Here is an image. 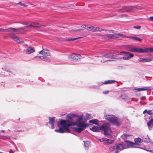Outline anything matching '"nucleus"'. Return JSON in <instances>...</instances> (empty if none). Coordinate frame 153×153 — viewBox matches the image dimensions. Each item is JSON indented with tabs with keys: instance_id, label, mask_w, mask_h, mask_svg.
I'll list each match as a JSON object with an SVG mask.
<instances>
[{
	"instance_id": "obj_31",
	"label": "nucleus",
	"mask_w": 153,
	"mask_h": 153,
	"mask_svg": "<svg viewBox=\"0 0 153 153\" xmlns=\"http://www.w3.org/2000/svg\"><path fill=\"white\" fill-rule=\"evenodd\" d=\"M81 38V37L75 38H69L66 39V41H71L76 39H79Z\"/></svg>"
},
{
	"instance_id": "obj_5",
	"label": "nucleus",
	"mask_w": 153,
	"mask_h": 153,
	"mask_svg": "<svg viewBox=\"0 0 153 153\" xmlns=\"http://www.w3.org/2000/svg\"><path fill=\"white\" fill-rule=\"evenodd\" d=\"M137 8L134 6H125L121 9H118L117 11L119 12H125L128 11L133 12L137 10Z\"/></svg>"
},
{
	"instance_id": "obj_53",
	"label": "nucleus",
	"mask_w": 153,
	"mask_h": 153,
	"mask_svg": "<svg viewBox=\"0 0 153 153\" xmlns=\"http://www.w3.org/2000/svg\"><path fill=\"white\" fill-rule=\"evenodd\" d=\"M115 153H118V151H116Z\"/></svg>"
},
{
	"instance_id": "obj_12",
	"label": "nucleus",
	"mask_w": 153,
	"mask_h": 153,
	"mask_svg": "<svg viewBox=\"0 0 153 153\" xmlns=\"http://www.w3.org/2000/svg\"><path fill=\"white\" fill-rule=\"evenodd\" d=\"M97 57H100V56H97ZM102 58L104 57L107 58H111V59H118V58L117 57V55H113L111 53H106L104 54L102 56H101Z\"/></svg>"
},
{
	"instance_id": "obj_9",
	"label": "nucleus",
	"mask_w": 153,
	"mask_h": 153,
	"mask_svg": "<svg viewBox=\"0 0 153 153\" xmlns=\"http://www.w3.org/2000/svg\"><path fill=\"white\" fill-rule=\"evenodd\" d=\"M9 36L14 41L19 43L22 44L23 45L24 44V42L21 39L19 38V37L14 34H9Z\"/></svg>"
},
{
	"instance_id": "obj_45",
	"label": "nucleus",
	"mask_w": 153,
	"mask_h": 153,
	"mask_svg": "<svg viewBox=\"0 0 153 153\" xmlns=\"http://www.w3.org/2000/svg\"><path fill=\"white\" fill-rule=\"evenodd\" d=\"M87 26L85 25H82V27L83 28H85L86 29V28H87Z\"/></svg>"
},
{
	"instance_id": "obj_55",
	"label": "nucleus",
	"mask_w": 153,
	"mask_h": 153,
	"mask_svg": "<svg viewBox=\"0 0 153 153\" xmlns=\"http://www.w3.org/2000/svg\"><path fill=\"white\" fill-rule=\"evenodd\" d=\"M1 135H0V139L1 138Z\"/></svg>"
},
{
	"instance_id": "obj_16",
	"label": "nucleus",
	"mask_w": 153,
	"mask_h": 153,
	"mask_svg": "<svg viewBox=\"0 0 153 153\" xmlns=\"http://www.w3.org/2000/svg\"><path fill=\"white\" fill-rule=\"evenodd\" d=\"M39 54L42 55H44V56H49V51L46 49H43L39 52Z\"/></svg>"
},
{
	"instance_id": "obj_34",
	"label": "nucleus",
	"mask_w": 153,
	"mask_h": 153,
	"mask_svg": "<svg viewBox=\"0 0 153 153\" xmlns=\"http://www.w3.org/2000/svg\"><path fill=\"white\" fill-rule=\"evenodd\" d=\"M103 30H104L102 28H99V27H95L94 32L96 31L101 32Z\"/></svg>"
},
{
	"instance_id": "obj_47",
	"label": "nucleus",
	"mask_w": 153,
	"mask_h": 153,
	"mask_svg": "<svg viewBox=\"0 0 153 153\" xmlns=\"http://www.w3.org/2000/svg\"><path fill=\"white\" fill-rule=\"evenodd\" d=\"M22 24L24 25H27L28 24L27 22H23Z\"/></svg>"
},
{
	"instance_id": "obj_37",
	"label": "nucleus",
	"mask_w": 153,
	"mask_h": 153,
	"mask_svg": "<svg viewBox=\"0 0 153 153\" xmlns=\"http://www.w3.org/2000/svg\"><path fill=\"white\" fill-rule=\"evenodd\" d=\"M147 114L149 115H151L152 114H153V110H148Z\"/></svg>"
},
{
	"instance_id": "obj_2",
	"label": "nucleus",
	"mask_w": 153,
	"mask_h": 153,
	"mask_svg": "<svg viewBox=\"0 0 153 153\" xmlns=\"http://www.w3.org/2000/svg\"><path fill=\"white\" fill-rule=\"evenodd\" d=\"M90 129L95 132H98L101 130L102 133L106 136H110L112 134V132L110 128V125L108 123H103L100 127L94 126L91 128H90Z\"/></svg>"
},
{
	"instance_id": "obj_19",
	"label": "nucleus",
	"mask_w": 153,
	"mask_h": 153,
	"mask_svg": "<svg viewBox=\"0 0 153 153\" xmlns=\"http://www.w3.org/2000/svg\"><path fill=\"white\" fill-rule=\"evenodd\" d=\"M152 59V58H140L138 59V61L141 62H148L151 61Z\"/></svg>"
},
{
	"instance_id": "obj_36",
	"label": "nucleus",
	"mask_w": 153,
	"mask_h": 153,
	"mask_svg": "<svg viewBox=\"0 0 153 153\" xmlns=\"http://www.w3.org/2000/svg\"><path fill=\"white\" fill-rule=\"evenodd\" d=\"M121 53H125L126 54L125 56H126V57H129L128 56H129L130 54L131 53H130L128 52H125V51L121 52Z\"/></svg>"
},
{
	"instance_id": "obj_28",
	"label": "nucleus",
	"mask_w": 153,
	"mask_h": 153,
	"mask_svg": "<svg viewBox=\"0 0 153 153\" xmlns=\"http://www.w3.org/2000/svg\"><path fill=\"white\" fill-rule=\"evenodd\" d=\"M11 29H14L9 28L7 29H3L2 28H0V31L2 32H11Z\"/></svg>"
},
{
	"instance_id": "obj_25",
	"label": "nucleus",
	"mask_w": 153,
	"mask_h": 153,
	"mask_svg": "<svg viewBox=\"0 0 153 153\" xmlns=\"http://www.w3.org/2000/svg\"><path fill=\"white\" fill-rule=\"evenodd\" d=\"M120 98L125 100H130V98L128 97L126 94H122L120 96Z\"/></svg>"
},
{
	"instance_id": "obj_35",
	"label": "nucleus",
	"mask_w": 153,
	"mask_h": 153,
	"mask_svg": "<svg viewBox=\"0 0 153 153\" xmlns=\"http://www.w3.org/2000/svg\"><path fill=\"white\" fill-rule=\"evenodd\" d=\"M89 88H93V89H98V87L97 86V85H91L89 86Z\"/></svg>"
},
{
	"instance_id": "obj_27",
	"label": "nucleus",
	"mask_w": 153,
	"mask_h": 153,
	"mask_svg": "<svg viewBox=\"0 0 153 153\" xmlns=\"http://www.w3.org/2000/svg\"><path fill=\"white\" fill-rule=\"evenodd\" d=\"M127 37L134 40H138L140 42H141L142 40V39H141L140 38L135 36H129Z\"/></svg>"
},
{
	"instance_id": "obj_43",
	"label": "nucleus",
	"mask_w": 153,
	"mask_h": 153,
	"mask_svg": "<svg viewBox=\"0 0 153 153\" xmlns=\"http://www.w3.org/2000/svg\"><path fill=\"white\" fill-rule=\"evenodd\" d=\"M149 20L152 21H153V16H151L149 17Z\"/></svg>"
},
{
	"instance_id": "obj_51",
	"label": "nucleus",
	"mask_w": 153,
	"mask_h": 153,
	"mask_svg": "<svg viewBox=\"0 0 153 153\" xmlns=\"http://www.w3.org/2000/svg\"><path fill=\"white\" fill-rule=\"evenodd\" d=\"M1 131L3 133H4L5 131V130H1Z\"/></svg>"
},
{
	"instance_id": "obj_4",
	"label": "nucleus",
	"mask_w": 153,
	"mask_h": 153,
	"mask_svg": "<svg viewBox=\"0 0 153 153\" xmlns=\"http://www.w3.org/2000/svg\"><path fill=\"white\" fill-rule=\"evenodd\" d=\"M130 51L132 52L139 53H145L149 52H153V48H149L143 49L134 47L131 48Z\"/></svg>"
},
{
	"instance_id": "obj_10",
	"label": "nucleus",
	"mask_w": 153,
	"mask_h": 153,
	"mask_svg": "<svg viewBox=\"0 0 153 153\" xmlns=\"http://www.w3.org/2000/svg\"><path fill=\"white\" fill-rule=\"evenodd\" d=\"M122 145L121 144H117L115 145L111 146L109 148V150L111 151H113L117 149L118 150H123Z\"/></svg>"
},
{
	"instance_id": "obj_22",
	"label": "nucleus",
	"mask_w": 153,
	"mask_h": 153,
	"mask_svg": "<svg viewBox=\"0 0 153 153\" xmlns=\"http://www.w3.org/2000/svg\"><path fill=\"white\" fill-rule=\"evenodd\" d=\"M149 129L150 130L153 128V119H151L147 123Z\"/></svg>"
},
{
	"instance_id": "obj_54",
	"label": "nucleus",
	"mask_w": 153,
	"mask_h": 153,
	"mask_svg": "<svg viewBox=\"0 0 153 153\" xmlns=\"http://www.w3.org/2000/svg\"><path fill=\"white\" fill-rule=\"evenodd\" d=\"M7 38V37H6V36H5V37H4V38Z\"/></svg>"
},
{
	"instance_id": "obj_11",
	"label": "nucleus",
	"mask_w": 153,
	"mask_h": 153,
	"mask_svg": "<svg viewBox=\"0 0 153 153\" xmlns=\"http://www.w3.org/2000/svg\"><path fill=\"white\" fill-rule=\"evenodd\" d=\"M98 140L100 142H103L105 143L106 145L111 144L113 143L114 141V140L105 138L99 139Z\"/></svg>"
},
{
	"instance_id": "obj_33",
	"label": "nucleus",
	"mask_w": 153,
	"mask_h": 153,
	"mask_svg": "<svg viewBox=\"0 0 153 153\" xmlns=\"http://www.w3.org/2000/svg\"><path fill=\"white\" fill-rule=\"evenodd\" d=\"M83 142H84L85 146L86 147H88L90 143L89 141H83Z\"/></svg>"
},
{
	"instance_id": "obj_6",
	"label": "nucleus",
	"mask_w": 153,
	"mask_h": 153,
	"mask_svg": "<svg viewBox=\"0 0 153 153\" xmlns=\"http://www.w3.org/2000/svg\"><path fill=\"white\" fill-rule=\"evenodd\" d=\"M121 144L122 145L123 150L128 148L133 147L134 146V143L127 140H125L124 142Z\"/></svg>"
},
{
	"instance_id": "obj_26",
	"label": "nucleus",
	"mask_w": 153,
	"mask_h": 153,
	"mask_svg": "<svg viewBox=\"0 0 153 153\" xmlns=\"http://www.w3.org/2000/svg\"><path fill=\"white\" fill-rule=\"evenodd\" d=\"M95 27L94 26L88 25L87 26L86 29L87 30L94 32Z\"/></svg>"
},
{
	"instance_id": "obj_30",
	"label": "nucleus",
	"mask_w": 153,
	"mask_h": 153,
	"mask_svg": "<svg viewBox=\"0 0 153 153\" xmlns=\"http://www.w3.org/2000/svg\"><path fill=\"white\" fill-rule=\"evenodd\" d=\"M10 137L8 135H7L6 136H1V137L0 139L4 140H7V139L10 140Z\"/></svg>"
},
{
	"instance_id": "obj_40",
	"label": "nucleus",
	"mask_w": 153,
	"mask_h": 153,
	"mask_svg": "<svg viewBox=\"0 0 153 153\" xmlns=\"http://www.w3.org/2000/svg\"><path fill=\"white\" fill-rule=\"evenodd\" d=\"M140 148L141 149H143L144 150H145L147 151H148V152H152V150H149L147 149V148Z\"/></svg>"
},
{
	"instance_id": "obj_32",
	"label": "nucleus",
	"mask_w": 153,
	"mask_h": 153,
	"mask_svg": "<svg viewBox=\"0 0 153 153\" xmlns=\"http://www.w3.org/2000/svg\"><path fill=\"white\" fill-rule=\"evenodd\" d=\"M32 24L33 27H38L41 26V25L38 23L33 22Z\"/></svg>"
},
{
	"instance_id": "obj_21",
	"label": "nucleus",
	"mask_w": 153,
	"mask_h": 153,
	"mask_svg": "<svg viewBox=\"0 0 153 153\" xmlns=\"http://www.w3.org/2000/svg\"><path fill=\"white\" fill-rule=\"evenodd\" d=\"M35 51L33 47H28L26 50L25 52L27 54H30Z\"/></svg>"
},
{
	"instance_id": "obj_52",
	"label": "nucleus",
	"mask_w": 153,
	"mask_h": 153,
	"mask_svg": "<svg viewBox=\"0 0 153 153\" xmlns=\"http://www.w3.org/2000/svg\"><path fill=\"white\" fill-rule=\"evenodd\" d=\"M48 125V123H47V122L46 123V126H47Z\"/></svg>"
},
{
	"instance_id": "obj_23",
	"label": "nucleus",
	"mask_w": 153,
	"mask_h": 153,
	"mask_svg": "<svg viewBox=\"0 0 153 153\" xmlns=\"http://www.w3.org/2000/svg\"><path fill=\"white\" fill-rule=\"evenodd\" d=\"M135 143L134 145H139L140 143H142L143 141L142 139L140 137H138L134 139Z\"/></svg>"
},
{
	"instance_id": "obj_17",
	"label": "nucleus",
	"mask_w": 153,
	"mask_h": 153,
	"mask_svg": "<svg viewBox=\"0 0 153 153\" xmlns=\"http://www.w3.org/2000/svg\"><path fill=\"white\" fill-rule=\"evenodd\" d=\"M55 118L54 117H49V123L51 125V128L53 129L54 128V123L55 122Z\"/></svg>"
},
{
	"instance_id": "obj_50",
	"label": "nucleus",
	"mask_w": 153,
	"mask_h": 153,
	"mask_svg": "<svg viewBox=\"0 0 153 153\" xmlns=\"http://www.w3.org/2000/svg\"><path fill=\"white\" fill-rule=\"evenodd\" d=\"M9 153H14V152L12 150H10Z\"/></svg>"
},
{
	"instance_id": "obj_3",
	"label": "nucleus",
	"mask_w": 153,
	"mask_h": 153,
	"mask_svg": "<svg viewBox=\"0 0 153 153\" xmlns=\"http://www.w3.org/2000/svg\"><path fill=\"white\" fill-rule=\"evenodd\" d=\"M105 119L108 121L113 125L116 126L119 125V123L118 121L117 118L113 115H107L105 116Z\"/></svg>"
},
{
	"instance_id": "obj_39",
	"label": "nucleus",
	"mask_w": 153,
	"mask_h": 153,
	"mask_svg": "<svg viewBox=\"0 0 153 153\" xmlns=\"http://www.w3.org/2000/svg\"><path fill=\"white\" fill-rule=\"evenodd\" d=\"M133 28H135V29H140L141 28V27L140 26H134L133 27Z\"/></svg>"
},
{
	"instance_id": "obj_15",
	"label": "nucleus",
	"mask_w": 153,
	"mask_h": 153,
	"mask_svg": "<svg viewBox=\"0 0 153 153\" xmlns=\"http://www.w3.org/2000/svg\"><path fill=\"white\" fill-rule=\"evenodd\" d=\"M34 58L37 60H42L46 61H49L50 59L47 57L43 56H35Z\"/></svg>"
},
{
	"instance_id": "obj_1",
	"label": "nucleus",
	"mask_w": 153,
	"mask_h": 153,
	"mask_svg": "<svg viewBox=\"0 0 153 153\" xmlns=\"http://www.w3.org/2000/svg\"><path fill=\"white\" fill-rule=\"evenodd\" d=\"M67 117V118L69 119L70 120L59 119L60 122H58L57 123V126L59 127V129H55V131L60 133L65 132L69 133L71 131L69 129V127L74 125L77 127L73 128L74 130L78 133H80L89 125L82 121V116H79L74 114H68Z\"/></svg>"
},
{
	"instance_id": "obj_46",
	"label": "nucleus",
	"mask_w": 153,
	"mask_h": 153,
	"mask_svg": "<svg viewBox=\"0 0 153 153\" xmlns=\"http://www.w3.org/2000/svg\"><path fill=\"white\" fill-rule=\"evenodd\" d=\"M38 79L39 80L42 81V82H43V79L41 77H39L38 78Z\"/></svg>"
},
{
	"instance_id": "obj_42",
	"label": "nucleus",
	"mask_w": 153,
	"mask_h": 153,
	"mask_svg": "<svg viewBox=\"0 0 153 153\" xmlns=\"http://www.w3.org/2000/svg\"><path fill=\"white\" fill-rule=\"evenodd\" d=\"M27 28H30V27H33L32 23L30 24L29 25L26 27Z\"/></svg>"
},
{
	"instance_id": "obj_44",
	"label": "nucleus",
	"mask_w": 153,
	"mask_h": 153,
	"mask_svg": "<svg viewBox=\"0 0 153 153\" xmlns=\"http://www.w3.org/2000/svg\"><path fill=\"white\" fill-rule=\"evenodd\" d=\"M111 60H104L103 61H101V62H105L106 61H111Z\"/></svg>"
},
{
	"instance_id": "obj_29",
	"label": "nucleus",
	"mask_w": 153,
	"mask_h": 153,
	"mask_svg": "<svg viewBox=\"0 0 153 153\" xmlns=\"http://www.w3.org/2000/svg\"><path fill=\"white\" fill-rule=\"evenodd\" d=\"M148 88H149L148 87H144V88H137L136 89V90L138 91H145L149 89Z\"/></svg>"
},
{
	"instance_id": "obj_56",
	"label": "nucleus",
	"mask_w": 153,
	"mask_h": 153,
	"mask_svg": "<svg viewBox=\"0 0 153 153\" xmlns=\"http://www.w3.org/2000/svg\"><path fill=\"white\" fill-rule=\"evenodd\" d=\"M20 118H19L18 120H20Z\"/></svg>"
},
{
	"instance_id": "obj_20",
	"label": "nucleus",
	"mask_w": 153,
	"mask_h": 153,
	"mask_svg": "<svg viewBox=\"0 0 153 153\" xmlns=\"http://www.w3.org/2000/svg\"><path fill=\"white\" fill-rule=\"evenodd\" d=\"M129 56V57H126L125 56L122 57H119V55H117V57L118 58L116 59H123V60H128L130 58L133 57L134 56V55L132 53H131L130 54L129 56Z\"/></svg>"
},
{
	"instance_id": "obj_48",
	"label": "nucleus",
	"mask_w": 153,
	"mask_h": 153,
	"mask_svg": "<svg viewBox=\"0 0 153 153\" xmlns=\"http://www.w3.org/2000/svg\"><path fill=\"white\" fill-rule=\"evenodd\" d=\"M148 111L147 110H145L143 112V114H145L146 113H147L148 112Z\"/></svg>"
},
{
	"instance_id": "obj_24",
	"label": "nucleus",
	"mask_w": 153,
	"mask_h": 153,
	"mask_svg": "<svg viewBox=\"0 0 153 153\" xmlns=\"http://www.w3.org/2000/svg\"><path fill=\"white\" fill-rule=\"evenodd\" d=\"M98 122V120L97 119H94L90 120L89 121V123H91L94 124L98 126L99 124L97 123Z\"/></svg>"
},
{
	"instance_id": "obj_13",
	"label": "nucleus",
	"mask_w": 153,
	"mask_h": 153,
	"mask_svg": "<svg viewBox=\"0 0 153 153\" xmlns=\"http://www.w3.org/2000/svg\"><path fill=\"white\" fill-rule=\"evenodd\" d=\"M11 28H12L14 29H11V32H16L17 33L19 34H22L24 33H25V28L23 27H21L20 28H15L13 27H11Z\"/></svg>"
},
{
	"instance_id": "obj_7",
	"label": "nucleus",
	"mask_w": 153,
	"mask_h": 153,
	"mask_svg": "<svg viewBox=\"0 0 153 153\" xmlns=\"http://www.w3.org/2000/svg\"><path fill=\"white\" fill-rule=\"evenodd\" d=\"M106 36L110 39H113L121 37H125L126 36L125 35L120 33H114L112 34H107Z\"/></svg>"
},
{
	"instance_id": "obj_49",
	"label": "nucleus",
	"mask_w": 153,
	"mask_h": 153,
	"mask_svg": "<svg viewBox=\"0 0 153 153\" xmlns=\"http://www.w3.org/2000/svg\"><path fill=\"white\" fill-rule=\"evenodd\" d=\"M83 30V29H79L76 30L75 31H79L80 30Z\"/></svg>"
},
{
	"instance_id": "obj_14",
	"label": "nucleus",
	"mask_w": 153,
	"mask_h": 153,
	"mask_svg": "<svg viewBox=\"0 0 153 153\" xmlns=\"http://www.w3.org/2000/svg\"><path fill=\"white\" fill-rule=\"evenodd\" d=\"M115 82H117L114 80H108L104 81V82H98L97 84V85L98 87V88L99 87L101 86L103 84H111L114 83Z\"/></svg>"
},
{
	"instance_id": "obj_38",
	"label": "nucleus",
	"mask_w": 153,
	"mask_h": 153,
	"mask_svg": "<svg viewBox=\"0 0 153 153\" xmlns=\"http://www.w3.org/2000/svg\"><path fill=\"white\" fill-rule=\"evenodd\" d=\"M18 4L20 5L21 6H24L25 7H26L27 6V5L23 3H21V2H19L18 3Z\"/></svg>"
},
{
	"instance_id": "obj_8",
	"label": "nucleus",
	"mask_w": 153,
	"mask_h": 153,
	"mask_svg": "<svg viewBox=\"0 0 153 153\" xmlns=\"http://www.w3.org/2000/svg\"><path fill=\"white\" fill-rule=\"evenodd\" d=\"M80 55L77 54H72L68 56L69 59L74 61H78L80 59Z\"/></svg>"
},
{
	"instance_id": "obj_41",
	"label": "nucleus",
	"mask_w": 153,
	"mask_h": 153,
	"mask_svg": "<svg viewBox=\"0 0 153 153\" xmlns=\"http://www.w3.org/2000/svg\"><path fill=\"white\" fill-rule=\"evenodd\" d=\"M109 92V91H104L103 92V93L104 94H108Z\"/></svg>"
},
{
	"instance_id": "obj_18",
	"label": "nucleus",
	"mask_w": 153,
	"mask_h": 153,
	"mask_svg": "<svg viewBox=\"0 0 153 153\" xmlns=\"http://www.w3.org/2000/svg\"><path fill=\"white\" fill-rule=\"evenodd\" d=\"M142 140L143 142L147 143L151 142L150 139L148 135H145L142 136Z\"/></svg>"
}]
</instances>
